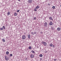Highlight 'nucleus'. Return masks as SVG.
I'll return each mask as SVG.
<instances>
[{"mask_svg":"<svg viewBox=\"0 0 61 61\" xmlns=\"http://www.w3.org/2000/svg\"><path fill=\"white\" fill-rule=\"evenodd\" d=\"M28 38H30V35H28Z\"/></svg>","mask_w":61,"mask_h":61,"instance_id":"10","label":"nucleus"},{"mask_svg":"<svg viewBox=\"0 0 61 61\" xmlns=\"http://www.w3.org/2000/svg\"><path fill=\"white\" fill-rule=\"evenodd\" d=\"M52 8L53 9H55V6H52Z\"/></svg>","mask_w":61,"mask_h":61,"instance_id":"23","label":"nucleus"},{"mask_svg":"<svg viewBox=\"0 0 61 61\" xmlns=\"http://www.w3.org/2000/svg\"><path fill=\"white\" fill-rule=\"evenodd\" d=\"M6 53L7 55H8L9 53V52L7 51L6 52Z\"/></svg>","mask_w":61,"mask_h":61,"instance_id":"11","label":"nucleus"},{"mask_svg":"<svg viewBox=\"0 0 61 61\" xmlns=\"http://www.w3.org/2000/svg\"><path fill=\"white\" fill-rule=\"evenodd\" d=\"M10 56H13V54H11L10 55Z\"/></svg>","mask_w":61,"mask_h":61,"instance_id":"21","label":"nucleus"},{"mask_svg":"<svg viewBox=\"0 0 61 61\" xmlns=\"http://www.w3.org/2000/svg\"><path fill=\"white\" fill-rule=\"evenodd\" d=\"M57 30L58 31H60V28H58Z\"/></svg>","mask_w":61,"mask_h":61,"instance_id":"9","label":"nucleus"},{"mask_svg":"<svg viewBox=\"0 0 61 61\" xmlns=\"http://www.w3.org/2000/svg\"><path fill=\"white\" fill-rule=\"evenodd\" d=\"M3 29H5V26H3V28H2Z\"/></svg>","mask_w":61,"mask_h":61,"instance_id":"14","label":"nucleus"},{"mask_svg":"<svg viewBox=\"0 0 61 61\" xmlns=\"http://www.w3.org/2000/svg\"><path fill=\"white\" fill-rule=\"evenodd\" d=\"M30 57L31 58H33V57H34V56L33 54H31V55H30Z\"/></svg>","mask_w":61,"mask_h":61,"instance_id":"8","label":"nucleus"},{"mask_svg":"<svg viewBox=\"0 0 61 61\" xmlns=\"http://www.w3.org/2000/svg\"><path fill=\"white\" fill-rule=\"evenodd\" d=\"M40 57H42L43 56V55L42 54H41L40 55Z\"/></svg>","mask_w":61,"mask_h":61,"instance_id":"16","label":"nucleus"},{"mask_svg":"<svg viewBox=\"0 0 61 61\" xmlns=\"http://www.w3.org/2000/svg\"><path fill=\"white\" fill-rule=\"evenodd\" d=\"M40 33H41V34H43V32H40Z\"/></svg>","mask_w":61,"mask_h":61,"instance_id":"30","label":"nucleus"},{"mask_svg":"<svg viewBox=\"0 0 61 61\" xmlns=\"http://www.w3.org/2000/svg\"><path fill=\"white\" fill-rule=\"evenodd\" d=\"M33 1L32 0H28V2L30 3H32V1Z\"/></svg>","mask_w":61,"mask_h":61,"instance_id":"6","label":"nucleus"},{"mask_svg":"<svg viewBox=\"0 0 61 61\" xmlns=\"http://www.w3.org/2000/svg\"><path fill=\"white\" fill-rule=\"evenodd\" d=\"M52 47H55V46L54 45H53L52 46Z\"/></svg>","mask_w":61,"mask_h":61,"instance_id":"31","label":"nucleus"},{"mask_svg":"<svg viewBox=\"0 0 61 61\" xmlns=\"http://www.w3.org/2000/svg\"><path fill=\"white\" fill-rule=\"evenodd\" d=\"M49 19L50 20H53V19H52V17H50L49 18Z\"/></svg>","mask_w":61,"mask_h":61,"instance_id":"7","label":"nucleus"},{"mask_svg":"<svg viewBox=\"0 0 61 61\" xmlns=\"http://www.w3.org/2000/svg\"><path fill=\"white\" fill-rule=\"evenodd\" d=\"M50 46H53V45L52 44H50Z\"/></svg>","mask_w":61,"mask_h":61,"instance_id":"20","label":"nucleus"},{"mask_svg":"<svg viewBox=\"0 0 61 61\" xmlns=\"http://www.w3.org/2000/svg\"><path fill=\"white\" fill-rule=\"evenodd\" d=\"M51 29L52 30H54V27H52V28H51Z\"/></svg>","mask_w":61,"mask_h":61,"instance_id":"27","label":"nucleus"},{"mask_svg":"<svg viewBox=\"0 0 61 61\" xmlns=\"http://www.w3.org/2000/svg\"><path fill=\"white\" fill-rule=\"evenodd\" d=\"M20 11V10H17V12H19Z\"/></svg>","mask_w":61,"mask_h":61,"instance_id":"26","label":"nucleus"},{"mask_svg":"<svg viewBox=\"0 0 61 61\" xmlns=\"http://www.w3.org/2000/svg\"><path fill=\"white\" fill-rule=\"evenodd\" d=\"M56 60H57V59H54V61H56Z\"/></svg>","mask_w":61,"mask_h":61,"instance_id":"32","label":"nucleus"},{"mask_svg":"<svg viewBox=\"0 0 61 61\" xmlns=\"http://www.w3.org/2000/svg\"><path fill=\"white\" fill-rule=\"evenodd\" d=\"M40 59V60H42V58H41Z\"/></svg>","mask_w":61,"mask_h":61,"instance_id":"34","label":"nucleus"},{"mask_svg":"<svg viewBox=\"0 0 61 61\" xmlns=\"http://www.w3.org/2000/svg\"><path fill=\"white\" fill-rule=\"evenodd\" d=\"M31 34L33 35H34V33L33 32H32L31 33Z\"/></svg>","mask_w":61,"mask_h":61,"instance_id":"24","label":"nucleus"},{"mask_svg":"<svg viewBox=\"0 0 61 61\" xmlns=\"http://www.w3.org/2000/svg\"><path fill=\"white\" fill-rule=\"evenodd\" d=\"M5 58L6 60L7 61L8 60H9V59L8 58V57H6V56H5Z\"/></svg>","mask_w":61,"mask_h":61,"instance_id":"4","label":"nucleus"},{"mask_svg":"<svg viewBox=\"0 0 61 61\" xmlns=\"http://www.w3.org/2000/svg\"><path fill=\"white\" fill-rule=\"evenodd\" d=\"M29 49H32V47H31V46H30L29 47Z\"/></svg>","mask_w":61,"mask_h":61,"instance_id":"13","label":"nucleus"},{"mask_svg":"<svg viewBox=\"0 0 61 61\" xmlns=\"http://www.w3.org/2000/svg\"><path fill=\"white\" fill-rule=\"evenodd\" d=\"M2 41H3V42H5V39H2Z\"/></svg>","mask_w":61,"mask_h":61,"instance_id":"19","label":"nucleus"},{"mask_svg":"<svg viewBox=\"0 0 61 61\" xmlns=\"http://www.w3.org/2000/svg\"><path fill=\"white\" fill-rule=\"evenodd\" d=\"M47 52L46 51V52H45V53H47Z\"/></svg>","mask_w":61,"mask_h":61,"instance_id":"36","label":"nucleus"},{"mask_svg":"<svg viewBox=\"0 0 61 61\" xmlns=\"http://www.w3.org/2000/svg\"><path fill=\"white\" fill-rule=\"evenodd\" d=\"M36 9H37L36 8H35V9H34V11H37V10H36Z\"/></svg>","mask_w":61,"mask_h":61,"instance_id":"22","label":"nucleus"},{"mask_svg":"<svg viewBox=\"0 0 61 61\" xmlns=\"http://www.w3.org/2000/svg\"><path fill=\"white\" fill-rule=\"evenodd\" d=\"M36 8L37 9H38V8H39V6H38V5L36 7Z\"/></svg>","mask_w":61,"mask_h":61,"instance_id":"12","label":"nucleus"},{"mask_svg":"<svg viewBox=\"0 0 61 61\" xmlns=\"http://www.w3.org/2000/svg\"><path fill=\"white\" fill-rule=\"evenodd\" d=\"M36 34V32H34V34Z\"/></svg>","mask_w":61,"mask_h":61,"instance_id":"29","label":"nucleus"},{"mask_svg":"<svg viewBox=\"0 0 61 61\" xmlns=\"http://www.w3.org/2000/svg\"><path fill=\"white\" fill-rule=\"evenodd\" d=\"M34 20H36V17H34Z\"/></svg>","mask_w":61,"mask_h":61,"instance_id":"25","label":"nucleus"},{"mask_svg":"<svg viewBox=\"0 0 61 61\" xmlns=\"http://www.w3.org/2000/svg\"><path fill=\"white\" fill-rule=\"evenodd\" d=\"M0 29V30H3L4 29H3V28H1Z\"/></svg>","mask_w":61,"mask_h":61,"instance_id":"18","label":"nucleus"},{"mask_svg":"<svg viewBox=\"0 0 61 61\" xmlns=\"http://www.w3.org/2000/svg\"><path fill=\"white\" fill-rule=\"evenodd\" d=\"M44 26L46 27L47 26V22H46L44 24Z\"/></svg>","mask_w":61,"mask_h":61,"instance_id":"5","label":"nucleus"},{"mask_svg":"<svg viewBox=\"0 0 61 61\" xmlns=\"http://www.w3.org/2000/svg\"><path fill=\"white\" fill-rule=\"evenodd\" d=\"M25 36L24 35L22 36V39H25Z\"/></svg>","mask_w":61,"mask_h":61,"instance_id":"2","label":"nucleus"},{"mask_svg":"<svg viewBox=\"0 0 61 61\" xmlns=\"http://www.w3.org/2000/svg\"><path fill=\"white\" fill-rule=\"evenodd\" d=\"M37 48H38V47H37Z\"/></svg>","mask_w":61,"mask_h":61,"instance_id":"37","label":"nucleus"},{"mask_svg":"<svg viewBox=\"0 0 61 61\" xmlns=\"http://www.w3.org/2000/svg\"><path fill=\"white\" fill-rule=\"evenodd\" d=\"M48 5H49V6H50V4H48Z\"/></svg>","mask_w":61,"mask_h":61,"instance_id":"33","label":"nucleus"},{"mask_svg":"<svg viewBox=\"0 0 61 61\" xmlns=\"http://www.w3.org/2000/svg\"><path fill=\"white\" fill-rule=\"evenodd\" d=\"M17 15V13H15L14 14V15H15V16H16V15Z\"/></svg>","mask_w":61,"mask_h":61,"instance_id":"17","label":"nucleus"},{"mask_svg":"<svg viewBox=\"0 0 61 61\" xmlns=\"http://www.w3.org/2000/svg\"><path fill=\"white\" fill-rule=\"evenodd\" d=\"M41 43L42 45H44V46H46V43L45 41H42L41 42Z\"/></svg>","mask_w":61,"mask_h":61,"instance_id":"1","label":"nucleus"},{"mask_svg":"<svg viewBox=\"0 0 61 61\" xmlns=\"http://www.w3.org/2000/svg\"><path fill=\"white\" fill-rule=\"evenodd\" d=\"M10 12L9 11L7 13L8 15H10Z\"/></svg>","mask_w":61,"mask_h":61,"instance_id":"15","label":"nucleus"},{"mask_svg":"<svg viewBox=\"0 0 61 61\" xmlns=\"http://www.w3.org/2000/svg\"><path fill=\"white\" fill-rule=\"evenodd\" d=\"M18 1H20V0H18Z\"/></svg>","mask_w":61,"mask_h":61,"instance_id":"35","label":"nucleus"},{"mask_svg":"<svg viewBox=\"0 0 61 61\" xmlns=\"http://www.w3.org/2000/svg\"><path fill=\"white\" fill-rule=\"evenodd\" d=\"M32 53H35V51H32Z\"/></svg>","mask_w":61,"mask_h":61,"instance_id":"28","label":"nucleus"},{"mask_svg":"<svg viewBox=\"0 0 61 61\" xmlns=\"http://www.w3.org/2000/svg\"><path fill=\"white\" fill-rule=\"evenodd\" d=\"M49 25H53V22L52 21H50V23L49 24Z\"/></svg>","mask_w":61,"mask_h":61,"instance_id":"3","label":"nucleus"}]
</instances>
